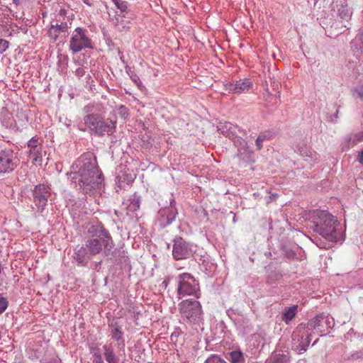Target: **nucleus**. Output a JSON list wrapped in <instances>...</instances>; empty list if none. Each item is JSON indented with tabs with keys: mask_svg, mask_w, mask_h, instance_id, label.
I'll return each instance as SVG.
<instances>
[{
	"mask_svg": "<svg viewBox=\"0 0 363 363\" xmlns=\"http://www.w3.org/2000/svg\"><path fill=\"white\" fill-rule=\"evenodd\" d=\"M337 16L342 21L348 22L352 15V9L348 6L345 0L340 1L337 4Z\"/></svg>",
	"mask_w": 363,
	"mask_h": 363,
	"instance_id": "6ab92c4d",
	"label": "nucleus"
},
{
	"mask_svg": "<svg viewBox=\"0 0 363 363\" xmlns=\"http://www.w3.org/2000/svg\"><path fill=\"white\" fill-rule=\"evenodd\" d=\"M76 172L72 179L77 180L79 189L85 194H90L93 190L99 188L101 184V172L96 167L95 159L83 156L75 162Z\"/></svg>",
	"mask_w": 363,
	"mask_h": 363,
	"instance_id": "f257e3e1",
	"label": "nucleus"
},
{
	"mask_svg": "<svg viewBox=\"0 0 363 363\" xmlns=\"http://www.w3.org/2000/svg\"><path fill=\"white\" fill-rule=\"evenodd\" d=\"M310 218L311 224L310 228L315 233L328 241H337L338 233L335 226L337 220L335 216L327 211L315 209L310 211Z\"/></svg>",
	"mask_w": 363,
	"mask_h": 363,
	"instance_id": "f03ea898",
	"label": "nucleus"
},
{
	"mask_svg": "<svg viewBox=\"0 0 363 363\" xmlns=\"http://www.w3.org/2000/svg\"><path fill=\"white\" fill-rule=\"evenodd\" d=\"M225 357L230 363H245V356L240 350L230 352Z\"/></svg>",
	"mask_w": 363,
	"mask_h": 363,
	"instance_id": "4be33fe9",
	"label": "nucleus"
},
{
	"mask_svg": "<svg viewBox=\"0 0 363 363\" xmlns=\"http://www.w3.org/2000/svg\"><path fill=\"white\" fill-rule=\"evenodd\" d=\"M85 74V71L83 68L82 67H79L76 69L75 71V74L76 76L79 77H81L82 76H84Z\"/></svg>",
	"mask_w": 363,
	"mask_h": 363,
	"instance_id": "58836bf2",
	"label": "nucleus"
},
{
	"mask_svg": "<svg viewBox=\"0 0 363 363\" xmlns=\"http://www.w3.org/2000/svg\"><path fill=\"white\" fill-rule=\"evenodd\" d=\"M313 333H317L320 335L326 333L330 328L334 326V319L329 315L323 314L317 315L315 318L308 320L306 323Z\"/></svg>",
	"mask_w": 363,
	"mask_h": 363,
	"instance_id": "9b49d317",
	"label": "nucleus"
},
{
	"mask_svg": "<svg viewBox=\"0 0 363 363\" xmlns=\"http://www.w3.org/2000/svg\"><path fill=\"white\" fill-rule=\"evenodd\" d=\"M1 122L6 128H12L14 125V119L12 114L8 111H4L1 113Z\"/></svg>",
	"mask_w": 363,
	"mask_h": 363,
	"instance_id": "b1692460",
	"label": "nucleus"
},
{
	"mask_svg": "<svg viewBox=\"0 0 363 363\" xmlns=\"http://www.w3.org/2000/svg\"><path fill=\"white\" fill-rule=\"evenodd\" d=\"M20 164L18 152L11 148L0 151V175L12 173Z\"/></svg>",
	"mask_w": 363,
	"mask_h": 363,
	"instance_id": "6e6552de",
	"label": "nucleus"
},
{
	"mask_svg": "<svg viewBox=\"0 0 363 363\" xmlns=\"http://www.w3.org/2000/svg\"><path fill=\"white\" fill-rule=\"evenodd\" d=\"M103 349L104 350L105 359L108 363H118L119 359L113 352L111 345H104Z\"/></svg>",
	"mask_w": 363,
	"mask_h": 363,
	"instance_id": "5701e85b",
	"label": "nucleus"
},
{
	"mask_svg": "<svg viewBox=\"0 0 363 363\" xmlns=\"http://www.w3.org/2000/svg\"><path fill=\"white\" fill-rule=\"evenodd\" d=\"M359 162L363 164V150L358 155Z\"/></svg>",
	"mask_w": 363,
	"mask_h": 363,
	"instance_id": "a19ab883",
	"label": "nucleus"
},
{
	"mask_svg": "<svg viewBox=\"0 0 363 363\" xmlns=\"http://www.w3.org/2000/svg\"><path fill=\"white\" fill-rule=\"evenodd\" d=\"M234 143L238 148L237 155L245 161L251 160L252 151L247 145V142L242 138H235Z\"/></svg>",
	"mask_w": 363,
	"mask_h": 363,
	"instance_id": "f3484780",
	"label": "nucleus"
},
{
	"mask_svg": "<svg viewBox=\"0 0 363 363\" xmlns=\"http://www.w3.org/2000/svg\"><path fill=\"white\" fill-rule=\"evenodd\" d=\"M178 309L184 323L194 327L196 330L203 323V313L199 301L192 298L184 300L178 304Z\"/></svg>",
	"mask_w": 363,
	"mask_h": 363,
	"instance_id": "7ed1b4c3",
	"label": "nucleus"
},
{
	"mask_svg": "<svg viewBox=\"0 0 363 363\" xmlns=\"http://www.w3.org/2000/svg\"><path fill=\"white\" fill-rule=\"evenodd\" d=\"M357 96L363 99V86H359L356 89Z\"/></svg>",
	"mask_w": 363,
	"mask_h": 363,
	"instance_id": "ea45409f",
	"label": "nucleus"
},
{
	"mask_svg": "<svg viewBox=\"0 0 363 363\" xmlns=\"http://www.w3.org/2000/svg\"><path fill=\"white\" fill-rule=\"evenodd\" d=\"M363 141V131L358 132L357 133H354L353 135H351L348 138V142L350 143V145L354 146L359 142Z\"/></svg>",
	"mask_w": 363,
	"mask_h": 363,
	"instance_id": "c85d7f7f",
	"label": "nucleus"
},
{
	"mask_svg": "<svg viewBox=\"0 0 363 363\" xmlns=\"http://www.w3.org/2000/svg\"><path fill=\"white\" fill-rule=\"evenodd\" d=\"M313 331L306 323H301L292 333V349L298 353L306 352L311 340Z\"/></svg>",
	"mask_w": 363,
	"mask_h": 363,
	"instance_id": "423d86ee",
	"label": "nucleus"
},
{
	"mask_svg": "<svg viewBox=\"0 0 363 363\" xmlns=\"http://www.w3.org/2000/svg\"><path fill=\"white\" fill-rule=\"evenodd\" d=\"M297 306H292L288 308L282 314V320L289 323L296 315L297 312Z\"/></svg>",
	"mask_w": 363,
	"mask_h": 363,
	"instance_id": "393cba45",
	"label": "nucleus"
},
{
	"mask_svg": "<svg viewBox=\"0 0 363 363\" xmlns=\"http://www.w3.org/2000/svg\"><path fill=\"white\" fill-rule=\"evenodd\" d=\"M116 6L122 12H128V3L122 0H112Z\"/></svg>",
	"mask_w": 363,
	"mask_h": 363,
	"instance_id": "7c9ffc66",
	"label": "nucleus"
},
{
	"mask_svg": "<svg viewBox=\"0 0 363 363\" xmlns=\"http://www.w3.org/2000/svg\"><path fill=\"white\" fill-rule=\"evenodd\" d=\"M111 337L113 340L119 341L122 340L123 337V332L121 331V328L120 326L117 325V323H112L111 325Z\"/></svg>",
	"mask_w": 363,
	"mask_h": 363,
	"instance_id": "bb28decb",
	"label": "nucleus"
},
{
	"mask_svg": "<svg viewBox=\"0 0 363 363\" xmlns=\"http://www.w3.org/2000/svg\"><path fill=\"white\" fill-rule=\"evenodd\" d=\"M160 223L164 227L169 225L175 219L177 211L174 208H169L160 212Z\"/></svg>",
	"mask_w": 363,
	"mask_h": 363,
	"instance_id": "412c9836",
	"label": "nucleus"
},
{
	"mask_svg": "<svg viewBox=\"0 0 363 363\" xmlns=\"http://www.w3.org/2000/svg\"><path fill=\"white\" fill-rule=\"evenodd\" d=\"M131 79L133 80V82H134V83L138 86H140L142 84V82H141L139 77L137 76L136 74L131 76Z\"/></svg>",
	"mask_w": 363,
	"mask_h": 363,
	"instance_id": "4c0bfd02",
	"label": "nucleus"
},
{
	"mask_svg": "<svg viewBox=\"0 0 363 363\" xmlns=\"http://www.w3.org/2000/svg\"><path fill=\"white\" fill-rule=\"evenodd\" d=\"M85 246L88 250L89 255L91 257L99 255L101 252L104 253V245L102 240L99 238H89L85 242Z\"/></svg>",
	"mask_w": 363,
	"mask_h": 363,
	"instance_id": "a211bd4d",
	"label": "nucleus"
},
{
	"mask_svg": "<svg viewBox=\"0 0 363 363\" xmlns=\"http://www.w3.org/2000/svg\"><path fill=\"white\" fill-rule=\"evenodd\" d=\"M65 13V11L61 9L57 16V17H59V19H52L50 22L49 29L48 30V35L53 41H56L60 34L62 33H66L68 28L71 26L72 23L67 21H62L59 23L60 18L64 16Z\"/></svg>",
	"mask_w": 363,
	"mask_h": 363,
	"instance_id": "f8f14e48",
	"label": "nucleus"
},
{
	"mask_svg": "<svg viewBox=\"0 0 363 363\" xmlns=\"http://www.w3.org/2000/svg\"><path fill=\"white\" fill-rule=\"evenodd\" d=\"M93 357V363H104L102 356L99 352H94Z\"/></svg>",
	"mask_w": 363,
	"mask_h": 363,
	"instance_id": "e433bc0d",
	"label": "nucleus"
},
{
	"mask_svg": "<svg viewBox=\"0 0 363 363\" xmlns=\"http://www.w3.org/2000/svg\"><path fill=\"white\" fill-rule=\"evenodd\" d=\"M82 1H84V4H86L88 6L91 5V2L90 1V0H82Z\"/></svg>",
	"mask_w": 363,
	"mask_h": 363,
	"instance_id": "37998d69",
	"label": "nucleus"
},
{
	"mask_svg": "<svg viewBox=\"0 0 363 363\" xmlns=\"http://www.w3.org/2000/svg\"><path fill=\"white\" fill-rule=\"evenodd\" d=\"M84 123L91 134L99 137L105 135H111L116 130V122L107 118L104 119L97 113H89L84 117Z\"/></svg>",
	"mask_w": 363,
	"mask_h": 363,
	"instance_id": "20e7f679",
	"label": "nucleus"
},
{
	"mask_svg": "<svg viewBox=\"0 0 363 363\" xmlns=\"http://www.w3.org/2000/svg\"><path fill=\"white\" fill-rule=\"evenodd\" d=\"M51 192L49 186L45 184L37 185L33 191V200L39 212L42 213L47 205Z\"/></svg>",
	"mask_w": 363,
	"mask_h": 363,
	"instance_id": "ddd939ff",
	"label": "nucleus"
},
{
	"mask_svg": "<svg viewBox=\"0 0 363 363\" xmlns=\"http://www.w3.org/2000/svg\"><path fill=\"white\" fill-rule=\"evenodd\" d=\"M289 357L284 354H275L272 357L267 363H288Z\"/></svg>",
	"mask_w": 363,
	"mask_h": 363,
	"instance_id": "cd10ccee",
	"label": "nucleus"
},
{
	"mask_svg": "<svg viewBox=\"0 0 363 363\" xmlns=\"http://www.w3.org/2000/svg\"><path fill=\"white\" fill-rule=\"evenodd\" d=\"M225 89L230 92L234 94H241L247 92L252 86V82L250 79L245 78L234 82H228L225 85Z\"/></svg>",
	"mask_w": 363,
	"mask_h": 363,
	"instance_id": "dca6fc26",
	"label": "nucleus"
},
{
	"mask_svg": "<svg viewBox=\"0 0 363 363\" xmlns=\"http://www.w3.org/2000/svg\"><path fill=\"white\" fill-rule=\"evenodd\" d=\"M130 203L129 205V208L133 211H137L140 208V198L136 195H133V197L130 198Z\"/></svg>",
	"mask_w": 363,
	"mask_h": 363,
	"instance_id": "c756f323",
	"label": "nucleus"
},
{
	"mask_svg": "<svg viewBox=\"0 0 363 363\" xmlns=\"http://www.w3.org/2000/svg\"><path fill=\"white\" fill-rule=\"evenodd\" d=\"M272 135L269 132H262L260 133L258 135V137L256 139L255 145L257 147V149L258 150H260L263 147V142L265 140H268L271 138Z\"/></svg>",
	"mask_w": 363,
	"mask_h": 363,
	"instance_id": "a878e982",
	"label": "nucleus"
},
{
	"mask_svg": "<svg viewBox=\"0 0 363 363\" xmlns=\"http://www.w3.org/2000/svg\"><path fill=\"white\" fill-rule=\"evenodd\" d=\"M294 151L301 157H305L308 162L317 163L320 159L318 154L309 148L304 141H301L295 146Z\"/></svg>",
	"mask_w": 363,
	"mask_h": 363,
	"instance_id": "2eb2a0df",
	"label": "nucleus"
},
{
	"mask_svg": "<svg viewBox=\"0 0 363 363\" xmlns=\"http://www.w3.org/2000/svg\"><path fill=\"white\" fill-rule=\"evenodd\" d=\"M73 258L79 264H84L87 262V260L91 259V257L89 255L86 246L78 245L74 250Z\"/></svg>",
	"mask_w": 363,
	"mask_h": 363,
	"instance_id": "aec40b11",
	"label": "nucleus"
},
{
	"mask_svg": "<svg viewBox=\"0 0 363 363\" xmlns=\"http://www.w3.org/2000/svg\"><path fill=\"white\" fill-rule=\"evenodd\" d=\"M23 1V0H13V2L16 5L21 4Z\"/></svg>",
	"mask_w": 363,
	"mask_h": 363,
	"instance_id": "79ce46f5",
	"label": "nucleus"
},
{
	"mask_svg": "<svg viewBox=\"0 0 363 363\" xmlns=\"http://www.w3.org/2000/svg\"><path fill=\"white\" fill-rule=\"evenodd\" d=\"M8 306V301L6 298L0 296V314L4 313Z\"/></svg>",
	"mask_w": 363,
	"mask_h": 363,
	"instance_id": "c9c22d12",
	"label": "nucleus"
},
{
	"mask_svg": "<svg viewBox=\"0 0 363 363\" xmlns=\"http://www.w3.org/2000/svg\"><path fill=\"white\" fill-rule=\"evenodd\" d=\"M196 246L186 241L182 237H176L173 240L172 256L176 260L186 259L193 257Z\"/></svg>",
	"mask_w": 363,
	"mask_h": 363,
	"instance_id": "1a4fd4ad",
	"label": "nucleus"
},
{
	"mask_svg": "<svg viewBox=\"0 0 363 363\" xmlns=\"http://www.w3.org/2000/svg\"><path fill=\"white\" fill-rule=\"evenodd\" d=\"M28 153L30 160L35 162H41L43 160V147L41 141L37 137H33L28 142Z\"/></svg>",
	"mask_w": 363,
	"mask_h": 363,
	"instance_id": "4468645a",
	"label": "nucleus"
},
{
	"mask_svg": "<svg viewBox=\"0 0 363 363\" xmlns=\"http://www.w3.org/2000/svg\"><path fill=\"white\" fill-rule=\"evenodd\" d=\"M118 114L121 118L125 119L128 116V109L123 105L118 107Z\"/></svg>",
	"mask_w": 363,
	"mask_h": 363,
	"instance_id": "f704fd0d",
	"label": "nucleus"
},
{
	"mask_svg": "<svg viewBox=\"0 0 363 363\" xmlns=\"http://www.w3.org/2000/svg\"><path fill=\"white\" fill-rule=\"evenodd\" d=\"M89 233L91 234V238L102 240L104 245V255L106 256L109 257L113 255L112 250L114 247L113 238L109 232L101 223L92 225L89 229Z\"/></svg>",
	"mask_w": 363,
	"mask_h": 363,
	"instance_id": "9d476101",
	"label": "nucleus"
},
{
	"mask_svg": "<svg viewBox=\"0 0 363 363\" xmlns=\"http://www.w3.org/2000/svg\"><path fill=\"white\" fill-rule=\"evenodd\" d=\"M102 110V106L101 104H96V105H94V104H89L88 105H86V106H84V111L85 113H89V112H92V111H101Z\"/></svg>",
	"mask_w": 363,
	"mask_h": 363,
	"instance_id": "473e14b6",
	"label": "nucleus"
},
{
	"mask_svg": "<svg viewBox=\"0 0 363 363\" xmlns=\"http://www.w3.org/2000/svg\"><path fill=\"white\" fill-rule=\"evenodd\" d=\"M9 47V42L5 39L0 38V54H3Z\"/></svg>",
	"mask_w": 363,
	"mask_h": 363,
	"instance_id": "72a5a7b5",
	"label": "nucleus"
},
{
	"mask_svg": "<svg viewBox=\"0 0 363 363\" xmlns=\"http://www.w3.org/2000/svg\"><path fill=\"white\" fill-rule=\"evenodd\" d=\"M122 346H123V347H124V346H125L124 340H122Z\"/></svg>",
	"mask_w": 363,
	"mask_h": 363,
	"instance_id": "c03bdc74",
	"label": "nucleus"
},
{
	"mask_svg": "<svg viewBox=\"0 0 363 363\" xmlns=\"http://www.w3.org/2000/svg\"><path fill=\"white\" fill-rule=\"evenodd\" d=\"M93 42L89 35L88 30L82 27L76 28L71 34L69 48L73 54L78 53L85 49H92Z\"/></svg>",
	"mask_w": 363,
	"mask_h": 363,
	"instance_id": "0eeeda50",
	"label": "nucleus"
},
{
	"mask_svg": "<svg viewBox=\"0 0 363 363\" xmlns=\"http://www.w3.org/2000/svg\"><path fill=\"white\" fill-rule=\"evenodd\" d=\"M204 363H227L219 355L211 354L204 362Z\"/></svg>",
	"mask_w": 363,
	"mask_h": 363,
	"instance_id": "2f4dec72",
	"label": "nucleus"
},
{
	"mask_svg": "<svg viewBox=\"0 0 363 363\" xmlns=\"http://www.w3.org/2000/svg\"><path fill=\"white\" fill-rule=\"evenodd\" d=\"M177 294L181 296H193L199 298L201 296L199 281L189 273H183L177 277Z\"/></svg>",
	"mask_w": 363,
	"mask_h": 363,
	"instance_id": "39448f33",
	"label": "nucleus"
}]
</instances>
